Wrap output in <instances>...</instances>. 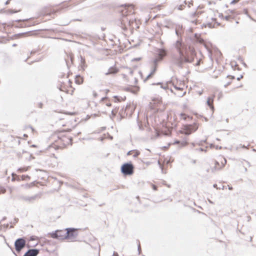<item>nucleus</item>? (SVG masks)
<instances>
[{"label": "nucleus", "instance_id": "nucleus-1", "mask_svg": "<svg viewBox=\"0 0 256 256\" xmlns=\"http://www.w3.org/2000/svg\"><path fill=\"white\" fill-rule=\"evenodd\" d=\"M177 54H172V64L179 68H182L185 63H192L196 56L194 48L189 47V52H188L186 46L182 42V40H178L174 44Z\"/></svg>", "mask_w": 256, "mask_h": 256}, {"label": "nucleus", "instance_id": "nucleus-2", "mask_svg": "<svg viewBox=\"0 0 256 256\" xmlns=\"http://www.w3.org/2000/svg\"><path fill=\"white\" fill-rule=\"evenodd\" d=\"M122 18L120 20V22L121 24V27L124 30H126L128 28V26H130V17H132V14H126L127 12V10L125 8L124 10L122 11Z\"/></svg>", "mask_w": 256, "mask_h": 256}, {"label": "nucleus", "instance_id": "nucleus-3", "mask_svg": "<svg viewBox=\"0 0 256 256\" xmlns=\"http://www.w3.org/2000/svg\"><path fill=\"white\" fill-rule=\"evenodd\" d=\"M42 194L40 193L36 194L32 196H24L20 194L18 196L19 200L26 202L28 204L33 203L37 199L40 198Z\"/></svg>", "mask_w": 256, "mask_h": 256}, {"label": "nucleus", "instance_id": "nucleus-4", "mask_svg": "<svg viewBox=\"0 0 256 256\" xmlns=\"http://www.w3.org/2000/svg\"><path fill=\"white\" fill-rule=\"evenodd\" d=\"M120 170L124 176H130L134 174V166L131 162L125 163L122 166Z\"/></svg>", "mask_w": 256, "mask_h": 256}, {"label": "nucleus", "instance_id": "nucleus-5", "mask_svg": "<svg viewBox=\"0 0 256 256\" xmlns=\"http://www.w3.org/2000/svg\"><path fill=\"white\" fill-rule=\"evenodd\" d=\"M66 239L70 240L72 242L74 241L78 235L76 232L77 229L74 228H66Z\"/></svg>", "mask_w": 256, "mask_h": 256}, {"label": "nucleus", "instance_id": "nucleus-6", "mask_svg": "<svg viewBox=\"0 0 256 256\" xmlns=\"http://www.w3.org/2000/svg\"><path fill=\"white\" fill-rule=\"evenodd\" d=\"M51 237L60 240L66 239V232L65 230H56L50 234Z\"/></svg>", "mask_w": 256, "mask_h": 256}, {"label": "nucleus", "instance_id": "nucleus-7", "mask_svg": "<svg viewBox=\"0 0 256 256\" xmlns=\"http://www.w3.org/2000/svg\"><path fill=\"white\" fill-rule=\"evenodd\" d=\"M26 242L24 238H18L14 242V246L17 252H20L26 246Z\"/></svg>", "mask_w": 256, "mask_h": 256}, {"label": "nucleus", "instance_id": "nucleus-8", "mask_svg": "<svg viewBox=\"0 0 256 256\" xmlns=\"http://www.w3.org/2000/svg\"><path fill=\"white\" fill-rule=\"evenodd\" d=\"M197 129L198 126L196 125L186 124L184 126L182 133L186 135H189L193 132H195Z\"/></svg>", "mask_w": 256, "mask_h": 256}, {"label": "nucleus", "instance_id": "nucleus-9", "mask_svg": "<svg viewBox=\"0 0 256 256\" xmlns=\"http://www.w3.org/2000/svg\"><path fill=\"white\" fill-rule=\"evenodd\" d=\"M40 250L36 248L29 249L23 256H37Z\"/></svg>", "mask_w": 256, "mask_h": 256}, {"label": "nucleus", "instance_id": "nucleus-10", "mask_svg": "<svg viewBox=\"0 0 256 256\" xmlns=\"http://www.w3.org/2000/svg\"><path fill=\"white\" fill-rule=\"evenodd\" d=\"M118 72V69L115 66H111L108 70V71L105 73V74L108 76L109 74H116Z\"/></svg>", "mask_w": 256, "mask_h": 256}, {"label": "nucleus", "instance_id": "nucleus-11", "mask_svg": "<svg viewBox=\"0 0 256 256\" xmlns=\"http://www.w3.org/2000/svg\"><path fill=\"white\" fill-rule=\"evenodd\" d=\"M158 58L162 60L163 58L166 56V50L164 49H158Z\"/></svg>", "mask_w": 256, "mask_h": 256}, {"label": "nucleus", "instance_id": "nucleus-12", "mask_svg": "<svg viewBox=\"0 0 256 256\" xmlns=\"http://www.w3.org/2000/svg\"><path fill=\"white\" fill-rule=\"evenodd\" d=\"M207 104L210 106V108L214 111V106L212 104L213 103V98L209 97L208 98L207 101H206Z\"/></svg>", "mask_w": 256, "mask_h": 256}, {"label": "nucleus", "instance_id": "nucleus-13", "mask_svg": "<svg viewBox=\"0 0 256 256\" xmlns=\"http://www.w3.org/2000/svg\"><path fill=\"white\" fill-rule=\"evenodd\" d=\"M190 4H192L191 2H187L186 1H184V4H180V6H178V9L179 10H184V6H186V5H188V8H190Z\"/></svg>", "mask_w": 256, "mask_h": 256}, {"label": "nucleus", "instance_id": "nucleus-14", "mask_svg": "<svg viewBox=\"0 0 256 256\" xmlns=\"http://www.w3.org/2000/svg\"><path fill=\"white\" fill-rule=\"evenodd\" d=\"M198 16V14L196 12L189 14L188 17L190 18H194Z\"/></svg>", "mask_w": 256, "mask_h": 256}, {"label": "nucleus", "instance_id": "nucleus-15", "mask_svg": "<svg viewBox=\"0 0 256 256\" xmlns=\"http://www.w3.org/2000/svg\"><path fill=\"white\" fill-rule=\"evenodd\" d=\"M160 60H162L158 58H156L152 60L153 66L157 67L158 62Z\"/></svg>", "mask_w": 256, "mask_h": 256}, {"label": "nucleus", "instance_id": "nucleus-16", "mask_svg": "<svg viewBox=\"0 0 256 256\" xmlns=\"http://www.w3.org/2000/svg\"><path fill=\"white\" fill-rule=\"evenodd\" d=\"M12 180L14 181L15 180H20V178H19L18 176L16 174H14V173L12 174Z\"/></svg>", "mask_w": 256, "mask_h": 256}, {"label": "nucleus", "instance_id": "nucleus-17", "mask_svg": "<svg viewBox=\"0 0 256 256\" xmlns=\"http://www.w3.org/2000/svg\"><path fill=\"white\" fill-rule=\"evenodd\" d=\"M30 176L26 175H22V180H30Z\"/></svg>", "mask_w": 256, "mask_h": 256}, {"label": "nucleus", "instance_id": "nucleus-18", "mask_svg": "<svg viewBox=\"0 0 256 256\" xmlns=\"http://www.w3.org/2000/svg\"><path fill=\"white\" fill-rule=\"evenodd\" d=\"M34 185V183L33 182H32L30 184H26L25 186H24V187L25 188H31L32 186Z\"/></svg>", "mask_w": 256, "mask_h": 256}, {"label": "nucleus", "instance_id": "nucleus-19", "mask_svg": "<svg viewBox=\"0 0 256 256\" xmlns=\"http://www.w3.org/2000/svg\"><path fill=\"white\" fill-rule=\"evenodd\" d=\"M140 152H138V150H136L134 154L133 155V157L134 158H137L138 156L140 155Z\"/></svg>", "mask_w": 256, "mask_h": 256}, {"label": "nucleus", "instance_id": "nucleus-20", "mask_svg": "<svg viewBox=\"0 0 256 256\" xmlns=\"http://www.w3.org/2000/svg\"><path fill=\"white\" fill-rule=\"evenodd\" d=\"M215 166L214 167V168L212 169V171L213 172L214 170H217L218 168H217V165H219V163L218 162H216L215 163Z\"/></svg>", "mask_w": 256, "mask_h": 256}, {"label": "nucleus", "instance_id": "nucleus-21", "mask_svg": "<svg viewBox=\"0 0 256 256\" xmlns=\"http://www.w3.org/2000/svg\"><path fill=\"white\" fill-rule=\"evenodd\" d=\"M156 70V66H154L152 67V70H151V72H150V74L152 75L153 74H154V73L155 72Z\"/></svg>", "mask_w": 256, "mask_h": 256}, {"label": "nucleus", "instance_id": "nucleus-22", "mask_svg": "<svg viewBox=\"0 0 256 256\" xmlns=\"http://www.w3.org/2000/svg\"><path fill=\"white\" fill-rule=\"evenodd\" d=\"M130 26H133V24L135 21V19L133 18L132 17H130Z\"/></svg>", "mask_w": 256, "mask_h": 256}, {"label": "nucleus", "instance_id": "nucleus-23", "mask_svg": "<svg viewBox=\"0 0 256 256\" xmlns=\"http://www.w3.org/2000/svg\"><path fill=\"white\" fill-rule=\"evenodd\" d=\"M138 254H140V252H141V248H140V242H138Z\"/></svg>", "mask_w": 256, "mask_h": 256}, {"label": "nucleus", "instance_id": "nucleus-24", "mask_svg": "<svg viewBox=\"0 0 256 256\" xmlns=\"http://www.w3.org/2000/svg\"><path fill=\"white\" fill-rule=\"evenodd\" d=\"M18 12H20V10H10V14H14V13Z\"/></svg>", "mask_w": 256, "mask_h": 256}, {"label": "nucleus", "instance_id": "nucleus-25", "mask_svg": "<svg viewBox=\"0 0 256 256\" xmlns=\"http://www.w3.org/2000/svg\"><path fill=\"white\" fill-rule=\"evenodd\" d=\"M226 158H223V160L222 162V166H224V164H226Z\"/></svg>", "mask_w": 256, "mask_h": 256}, {"label": "nucleus", "instance_id": "nucleus-26", "mask_svg": "<svg viewBox=\"0 0 256 256\" xmlns=\"http://www.w3.org/2000/svg\"><path fill=\"white\" fill-rule=\"evenodd\" d=\"M28 170V168H26V169H24V168H20L18 169V170H20V172H23L24 171H26Z\"/></svg>", "mask_w": 256, "mask_h": 256}, {"label": "nucleus", "instance_id": "nucleus-27", "mask_svg": "<svg viewBox=\"0 0 256 256\" xmlns=\"http://www.w3.org/2000/svg\"><path fill=\"white\" fill-rule=\"evenodd\" d=\"M240 0H233L230 2L231 4H234L238 2Z\"/></svg>", "mask_w": 256, "mask_h": 256}, {"label": "nucleus", "instance_id": "nucleus-28", "mask_svg": "<svg viewBox=\"0 0 256 256\" xmlns=\"http://www.w3.org/2000/svg\"><path fill=\"white\" fill-rule=\"evenodd\" d=\"M18 218H14V221L12 222H11V224H15L16 223L18 222Z\"/></svg>", "mask_w": 256, "mask_h": 256}, {"label": "nucleus", "instance_id": "nucleus-29", "mask_svg": "<svg viewBox=\"0 0 256 256\" xmlns=\"http://www.w3.org/2000/svg\"><path fill=\"white\" fill-rule=\"evenodd\" d=\"M152 74L150 73L146 77V79L144 80V81H146L148 80L150 76Z\"/></svg>", "mask_w": 256, "mask_h": 256}, {"label": "nucleus", "instance_id": "nucleus-30", "mask_svg": "<svg viewBox=\"0 0 256 256\" xmlns=\"http://www.w3.org/2000/svg\"><path fill=\"white\" fill-rule=\"evenodd\" d=\"M158 164L160 165V168L162 169V172H163V166L160 164V161L158 162Z\"/></svg>", "mask_w": 256, "mask_h": 256}, {"label": "nucleus", "instance_id": "nucleus-31", "mask_svg": "<svg viewBox=\"0 0 256 256\" xmlns=\"http://www.w3.org/2000/svg\"><path fill=\"white\" fill-rule=\"evenodd\" d=\"M200 61H201V60H200V59H199V60H198L197 62L196 63V66H200Z\"/></svg>", "mask_w": 256, "mask_h": 256}, {"label": "nucleus", "instance_id": "nucleus-32", "mask_svg": "<svg viewBox=\"0 0 256 256\" xmlns=\"http://www.w3.org/2000/svg\"><path fill=\"white\" fill-rule=\"evenodd\" d=\"M230 18V16H226L224 18L225 20H228Z\"/></svg>", "mask_w": 256, "mask_h": 256}, {"label": "nucleus", "instance_id": "nucleus-33", "mask_svg": "<svg viewBox=\"0 0 256 256\" xmlns=\"http://www.w3.org/2000/svg\"><path fill=\"white\" fill-rule=\"evenodd\" d=\"M182 144L183 146H186L187 144H188V142H186V141H183L182 142Z\"/></svg>", "mask_w": 256, "mask_h": 256}, {"label": "nucleus", "instance_id": "nucleus-34", "mask_svg": "<svg viewBox=\"0 0 256 256\" xmlns=\"http://www.w3.org/2000/svg\"><path fill=\"white\" fill-rule=\"evenodd\" d=\"M93 96L94 97L96 98L98 96V94L96 92L94 91L93 92Z\"/></svg>", "mask_w": 256, "mask_h": 256}, {"label": "nucleus", "instance_id": "nucleus-35", "mask_svg": "<svg viewBox=\"0 0 256 256\" xmlns=\"http://www.w3.org/2000/svg\"><path fill=\"white\" fill-rule=\"evenodd\" d=\"M42 102H39L38 104V107L40 108H42Z\"/></svg>", "mask_w": 256, "mask_h": 256}, {"label": "nucleus", "instance_id": "nucleus-36", "mask_svg": "<svg viewBox=\"0 0 256 256\" xmlns=\"http://www.w3.org/2000/svg\"><path fill=\"white\" fill-rule=\"evenodd\" d=\"M132 151H133V150H130V151H128V153H127V155H128V156H129V155L131 154L132 152Z\"/></svg>", "mask_w": 256, "mask_h": 256}, {"label": "nucleus", "instance_id": "nucleus-37", "mask_svg": "<svg viewBox=\"0 0 256 256\" xmlns=\"http://www.w3.org/2000/svg\"><path fill=\"white\" fill-rule=\"evenodd\" d=\"M10 0H8L5 2V4H6V5H7V4H10Z\"/></svg>", "mask_w": 256, "mask_h": 256}, {"label": "nucleus", "instance_id": "nucleus-38", "mask_svg": "<svg viewBox=\"0 0 256 256\" xmlns=\"http://www.w3.org/2000/svg\"><path fill=\"white\" fill-rule=\"evenodd\" d=\"M138 127H139V129H140V130H143V128H142V125H140V124H138Z\"/></svg>", "mask_w": 256, "mask_h": 256}, {"label": "nucleus", "instance_id": "nucleus-39", "mask_svg": "<svg viewBox=\"0 0 256 256\" xmlns=\"http://www.w3.org/2000/svg\"><path fill=\"white\" fill-rule=\"evenodd\" d=\"M81 62H82V63L84 62V58H82V57H81Z\"/></svg>", "mask_w": 256, "mask_h": 256}, {"label": "nucleus", "instance_id": "nucleus-40", "mask_svg": "<svg viewBox=\"0 0 256 256\" xmlns=\"http://www.w3.org/2000/svg\"><path fill=\"white\" fill-rule=\"evenodd\" d=\"M242 78V76H240V77L237 78L238 80H240Z\"/></svg>", "mask_w": 256, "mask_h": 256}, {"label": "nucleus", "instance_id": "nucleus-41", "mask_svg": "<svg viewBox=\"0 0 256 256\" xmlns=\"http://www.w3.org/2000/svg\"><path fill=\"white\" fill-rule=\"evenodd\" d=\"M175 32H176V34L178 36H179V34H178V31L177 30H175Z\"/></svg>", "mask_w": 256, "mask_h": 256}, {"label": "nucleus", "instance_id": "nucleus-42", "mask_svg": "<svg viewBox=\"0 0 256 256\" xmlns=\"http://www.w3.org/2000/svg\"><path fill=\"white\" fill-rule=\"evenodd\" d=\"M140 60V58H135L134 60H136V61H138V60Z\"/></svg>", "mask_w": 256, "mask_h": 256}, {"label": "nucleus", "instance_id": "nucleus-43", "mask_svg": "<svg viewBox=\"0 0 256 256\" xmlns=\"http://www.w3.org/2000/svg\"><path fill=\"white\" fill-rule=\"evenodd\" d=\"M114 256H118V253H116V252H114Z\"/></svg>", "mask_w": 256, "mask_h": 256}, {"label": "nucleus", "instance_id": "nucleus-44", "mask_svg": "<svg viewBox=\"0 0 256 256\" xmlns=\"http://www.w3.org/2000/svg\"><path fill=\"white\" fill-rule=\"evenodd\" d=\"M132 73H133V71L132 70H130V74H132Z\"/></svg>", "mask_w": 256, "mask_h": 256}, {"label": "nucleus", "instance_id": "nucleus-45", "mask_svg": "<svg viewBox=\"0 0 256 256\" xmlns=\"http://www.w3.org/2000/svg\"><path fill=\"white\" fill-rule=\"evenodd\" d=\"M106 105L107 106H111V104H110V103H108V104H106Z\"/></svg>", "mask_w": 256, "mask_h": 256}, {"label": "nucleus", "instance_id": "nucleus-46", "mask_svg": "<svg viewBox=\"0 0 256 256\" xmlns=\"http://www.w3.org/2000/svg\"><path fill=\"white\" fill-rule=\"evenodd\" d=\"M153 188H154V190H156V186L154 185L153 186Z\"/></svg>", "mask_w": 256, "mask_h": 256}, {"label": "nucleus", "instance_id": "nucleus-47", "mask_svg": "<svg viewBox=\"0 0 256 256\" xmlns=\"http://www.w3.org/2000/svg\"><path fill=\"white\" fill-rule=\"evenodd\" d=\"M204 42V40L201 39L199 40V42H200V43H202V42Z\"/></svg>", "mask_w": 256, "mask_h": 256}, {"label": "nucleus", "instance_id": "nucleus-48", "mask_svg": "<svg viewBox=\"0 0 256 256\" xmlns=\"http://www.w3.org/2000/svg\"><path fill=\"white\" fill-rule=\"evenodd\" d=\"M242 148H247V146H245L244 145L242 146Z\"/></svg>", "mask_w": 256, "mask_h": 256}, {"label": "nucleus", "instance_id": "nucleus-49", "mask_svg": "<svg viewBox=\"0 0 256 256\" xmlns=\"http://www.w3.org/2000/svg\"><path fill=\"white\" fill-rule=\"evenodd\" d=\"M228 189L230 190H232V186H228Z\"/></svg>", "mask_w": 256, "mask_h": 256}, {"label": "nucleus", "instance_id": "nucleus-50", "mask_svg": "<svg viewBox=\"0 0 256 256\" xmlns=\"http://www.w3.org/2000/svg\"><path fill=\"white\" fill-rule=\"evenodd\" d=\"M161 88H164V89H166V86H161Z\"/></svg>", "mask_w": 256, "mask_h": 256}, {"label": "nucleus", "instance_id": "nucleus-51", "mask_svg": "<svg viewBox=\"0 0 256 256\" xmlns=\"http://www.w3.org/2000/svg\"><path fill=\"white\" fill-rule=\"evenodd\" d=\"M213 186H214V188H216V186H217V184H214L213 185Z\"/></svg>", "mask_w": 256, "mask_h": 256}, {"label": "nucleus", "instance_id": "nucleus-52", "mask_svg": "<svg viewBox=\"0 0 256 256\" xmlns=\"http://www.w3.org/2000/svg\"><path fill=\"white\" fill-rule=\"evenodd\" d=\"M199 150H200V151H203V150H204V149H203L202 148H200L199 149Z\"/></svg>", "mask_w": 256, "mask_h": 256}, {"label": "nucleus", "instance_id": "nucleus-53", "mask_svg": "<svg viewBox=\"0 0 256 256\" xmlns=\"http://www.w3.org/2000/svg\"><path fill=\"white\" fill-rule=\"evenodd\" d=\"M196 20H192V22H195V21Z\"/></svg>", "mask_w": 256, "mask_h": 256}, {"label": "nucleus", "instance_id": "nucleus-54", "mask_svg": "<svg viewBox=\"0 0 256 256\" xmlns=\"http://www.w3.org/2000/svg\"><path fill=\"white\" fill-rule=\"evenodd\" d=\"M34 52H34V51H32V52H31V54H34Z\"/></svg>", "mask_w": 256, "mask_h": 256}, {"label": "nucleus", "instance_id": "nucleus-55", "mask_svg": "<svg viewBox=\"0 0 256 256\" xmlns=\"http://www.w3.org/2000/svg\"><path fill=\"white\" fill-rule=\"evenodd\" d=\"M175 88H176V89H178V90H180V88H177V87H176V86L175 87Z\"/></svg>", "mask_w": 256, "mask_h": 256}, {"label": "nucleus", "instance_id": "nucleus-56", "mask_svg": "<svg viewBox=\"0 0 256 256\" xmlns=\"http://www.w3.org/2000/svg\"><path fill=\"white\" fill-rule=\"evenodd\" d=\"M179 142H179V141H176V144H178V143H179Z\"/></svg>", "mask_w": 256, "mask_h": 256}, {"label": "nucleus", "instance_id": "nucleus-57", "mask_svg": "<svg viewBox=\"0 0 256 256\" xmlns=\"http://www.w3.org/2000/svg\"><path fill=\"white\" fill-rule=\"evenodd\" d=\"M184 94H185V92H184V94L182 95V96H184Z\"/></svg>", "mask_w": 256, "mask_h": 256}, {"label": "nucleus", "instance_id": "nucleus-58", "mask_svg": "<svg viewBox=\"0 0 256 256\" xmlns=\"http://www.w3.org/2000/svg\"><path fill=\"white\" fill-rule=\"evenodd\" d=\"M80 134V132H78L77 134L78 135V134Z\"/></svg>", "mask_w": 256, "mask_h": 256}, {"label": "nucleus", "instance_id": "nucleus-59", "mask_svg": "<svg viewBox=\"0 0 256 256\" xmlns=\"http://www.w3.org/2000/svg\"><path fill=\"white\" fill-rule=\"evenodd\" d=\"M232 78H234V76H232Z\"/></svg>", "mask_w": 256, "mask_h": 256}, {"label": "nucleus", "instance_id": "nucleus-60", "mask_svg": "<svg viewBox=\"0 0 256 256\" xmlns=\"http://www.w3.org/2000/svg\"><path fill=\"white\" fill-rule=\"evenodd\" d=\"M104 98H102V100H104Z\"/></svg>", "mask_w": 256, "mask_h": 256}, {"label": "nucleus", "instance_id": "nucleus-61", "mask_svg": "<svg viewBox=\"0 0 256 256\" xmlns=\"http://www.w3.org/2000/svg\"><path fill=\"white\" fill-rule=\"evenodd\" d=\"M16 44H14L13 46H16Z\"/></svg>", "mask_w": 256, "mask_h": 256}, {"label": "nucleus", "instance_id": "nucleus-62", "mask_svg": "<svg viewBox=\"0 0 256 256\" xmlns=\"http://www.w3.org/2000/svg\"><path fill=\"white\" fill-rule=\"evenodd\" d=\"M123 76H124V77H125L126 74H123Z\"/></svg>", "mask_w": 256, "mask_h": 256}, {"label": "nucleus", "instance_id": "nucleus-63", "mask_svg": "<svg viewBox=\"0 0 256 256\" xmlns=\"http://www.w3.org/2000/svg\"><path fill=\"white\" fill-rule=\"evenodd\" d=\"M31 129H32V130H33L34 129L30 127Z\"/></svg>", "mask_w": 256, "mask_h": 256}, {"label": "nucleus", "instance_id": "nucleus-64", "mask_svg": "<svg viewBox=\"0 0 256 256\" xmlns=\"http://www.w3.org/2000/svg\"><path fill=\"white\" fill-rule=\"evenodd\" d=\"M142 256H144V255H143Z\"/></svg>", "mask_w": 256, "mask_h": 256}]
</instances>
